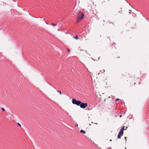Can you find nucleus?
<instances>
[{
  "instance_id": "nucleus-10",
  "label": "nucleus",
  "mask_w": 149,
  "mask_h": 149,
  "mask_svg": "<svg viewBox=\"0 0 149 149\" xmlns=\"http://www.w3.org/2000/svg\"><path fill=\"white\" fill-rule=\"evenodd\" d=\"M67 50L68 51V52H70V49H67Z\"/></svg>"
},
{
  "instance_id": "nucleus-16",
  "label": "nucleus",
  "mask_w": 149,
  "mask_h": 149,
  "mask_svg": "<svg viewBox=\"0 0 149 149\" xmlns=\"http://www.w3.org/2000/svg\"><path fill=\"white\" fill-rule=\"evenodd\" d=\"M28 13L29 14V15H30V14L29 13Z\"/></svg>"
},
{
  "instance_id": "nucleus-14",
  "label": "nucleus",
  "mask_w": 149,
  "mask_h": 149,
  "mask_svg": "<svg viewBox=\"0 0 149 149\" xmlns=\"http://www.w3.org/2000/svg\"><path fill=\"white\" fill-rule=\"evenodd\" d=\"M75 38L76 40H77L79 38Z\"/></svg>"
},
{
  "instance_id": "nucleus-6",
  "label": "nucleus",
  "mask_w": 149,
  "mask_h": 149,
  "mask_svg": "<svg viewBox=\"0 0 149 149\" xmlns=\"http://www.w3.org/2000/svg\"><path fill=\"white\" fill-rule=\"evenodd\" d=\"M80 132H81L82 133H84V134H85L86 133L85 131L84 130H81L80 131Z\"/></svg>"
},
{
  "instance_id": "nucleus-17",
  "label": "nucleus",
  "mask_w": 149,
  "mask_h": 149,
  "mask_svg": "<svg viewBox=\"0 0 149 149\" xmlns=\"http://www.w3.org/2000/svg\"><path fill=\"white\" fill-rule=\"evenodd\" d=\"M58 31H59V29H58Z\"/></svg>"
},
{
  "instance_id": "nucleus-7",
  "label": "nucleus",
  "mask_w": 149,
  "mask_h": 149,
  "mask_svg": "<svg viewBox=\"0 0 149 149\" xmlns=\"http://www.w3.org/2000/svg\"><path fill=\"white\" fill-rule=\"evenodd\" d=\"M52 25L53 26H56L57 25V24H52Z\"/></svg>"
},
{
  "instance_id": "nucleus-1",
  "label": "nucleus",
  "mask_w": 149,
  "mask_h": 149,
  "mask_svg": "<svg viewBox=\"0 0 149 149\" xmlns=\"http://www.w3.org/2000/svg\"><path fill=\"white\" fill-rule=\"evenodd\" d=\"M84 15L83 13L81 12H79L78 13L77 18L76 20L77 22H79L80 21L84 18Z\"/></svg>"
},
{
  "instance_id": "nucleus-11",
  "label": "nucleus",
  "mask_w": 149,
  "mask_h": 149,
  "mask_svg": "<svg viewBox=\"0 0 149 149\" xmlns=\"http://www.w3.org/2000/svg\"><path fill=\"white\" fill-rule=\"evenodd\" d=\"M18 124L20 127L21 126V125L20 124H19V123H18Z\"/></svg>"
},
{
  "instance_id": "nucleus-4",
  "label": "nucleus",
  "mask_w": 149,
  "mask_h": 149,
  "mask_svg": "<svg viewBox=\"0 0 149 149\" xmlns=\"http://www.w3.org/2000/svg\"><path fill=\"white\" fill-rule=\"evenodd\" d=\"M79 106L81 108L84 109L88 106V104L87 103H83L81 102V103Z\"/></svg>"
},
{
  "instance_id": "nucleus-8",
  "label": "nucleus",
  "mask_w": 149,
  "mask_h": 149,
  "mask_svg": "<svg viewBox=\"0 0 149 149\" xmlns=\"http://www.w3.org/2000/svg\"><path fill=\"white\" fill-rule=\"evenodd\" d=\"M57 92L58 93H59L60 95H61V92L60 91H57Z\"/></svg>"
},
{
  "instance_id": "nucleus-5",
  "label": "nucleus",
  "mask_w": 149,
  "mask_h": 149,
  "mask_svg": "<svg viewBox=\"0 0 149 149\" xmlns=\"http://www.w3.org/2000/svg\"><path fill=\"white\" fill-rule=\"evenodd\" d=\"M69 36L70 37H78V36H72V35L71 34H69Z\"/></svg>"
},
{
  "instance_id": "nucleus-12",
  "label": "nucleus",
  "mask_w": 149,
  "mask_h": 149,
  "mask_svg": "<svg viewBox=\"0 0 149 149\" xmlns=\"http://www.w3.org/2000/svg\"><path fill=\"white\" fill-rule=\"evenodd\" d=\"M45 23L46 24H48H48H48V23H47L45 21Z\"/></svg>"
},
{
  "instance_id": "nucleus-2",
  "label": "nucleus",
  "mask_w": 149,
  "mask_h": 149,
  "mask_svg": "<svg viewBox=\"0 0 149 149\" xmlns=\"http://www.w3.org/2000/svg\"><path fill=\"white\" fill-rule=\"evenodd\" d=\"M72 102L73 104H76L77 106H79L81 103V101L76 100L74 98H73L72 99Z\"/></svg>"
},
{
  "instance_id": "nucleus-9",
  "label": "nucleus",
  "mask_w": 149,
  "mask_h": 149,
  "mask_svg": "<svg viewBox=\"0 0 149 149\" xmlns=\"http://www.w3.org/2000/svg\"><path fill=\"white\" fill-rule=\"evenodd\" d=\"M1 109L2 111H5V110L3 108H2Z\"/></svg>"
},
{
  "instance_id": "nucleus-3",
  "label": "nucleus",
  "mask_w": 149,
  "mask_h": 149,
  "mask_svg": "<svg viewBox=\"0 0 149 149\" xmlns=\"http://www.w3.org/2000/svg\"><path fill=\"white\" fill-rule=\"evenodd\" d=\"M125 128L124 126H123L121 129L120 131H119L118 134V137L119 139H120L121 137L123 136V131L124 130V129Z\"/></svg>"
},
{
  "instance_id": "nucleus-13",
  "label": "nucleus",
  "mask_w": 149,
  "mask_h": 149,
  "mask_svg": "<svg viewBox=\"0 0 149 149\" xmlns=\"http://www.w3.org/2000/svg\"><path fill=\"white\" fill-rule=\"evenodd\" d=\"M119 100V99H117L116 100V101H117V100Z\"/></svg>"
},
{
  "instance_id": "nucleus-15",
  "label": "nucleus",
  "mask_w": 149,
  "mask_h": 149,
  "mask_svg": "<svg viewBox=\"0 0 149 149\" xmlns=\"http://www.w3.org/2000/svg\"><path fill=\"white\" fill-rule=\"evenodd\" d=\"M130 11H131L130 10V11H129V13H130Z\"/></svg>"
}]
</instances>
